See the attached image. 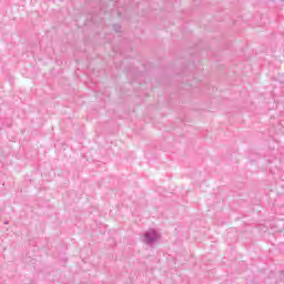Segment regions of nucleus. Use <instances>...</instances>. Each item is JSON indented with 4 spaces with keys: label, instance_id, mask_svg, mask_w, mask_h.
<instances>
[{
    "label": "nucleus",
    "instance_id": "obj_2",
    "mask_svg": "<svg viewBox=\"0 0 284 284\" xmlns=\"http://www.w3.org/2000/svg\"><path fill=\"white\" fill-rule=\"evenodd\" d=\"M113 30L115 32H121V26L120 24H113Z\"/></svg>",
    "mask_w": 284,
    "mask_h": 284
},
{
    "label": "nucleus",
    "instance_id": "obj_1",
    "mask_svg": "<svg viewBox=\"0 0 284 284\" xmlns=\"http://www.w3.org/2000/svg\"><path fill=\"white\" fill-rule=\"evenodd\" d=\"M160 240L161 233H158L155 229H149L143 233V241L146 245H154V243Z\"/></svg>",
    "mask_w": 284,
    "mask_h": 284
}]
</instances>
